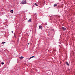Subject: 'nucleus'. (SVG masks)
Instances as JSON below:
<instances>
[{
    "mask_svg": "<svg viewBox=\"0 0 75 75\" xmlns=\"http://www.w3.org/2000/svg\"><path fill=\"white\" fill-rule=\"evenodd\" d=\"M28 45H29V44H30V43H28Z\"/></svg>",
    "mask_w": 75,
    "mask_h": 75,
    "instance_id": "obj_13",
    "label": "nucleus"
},
{
    "mask_svg": "<svg viewBox=\"0 0 75 75\" xmlns=\"http://www.w3.org/2000/svg\"><path fill=\"white\" fill-rule=\"evenodd\" d=\"M34 57H35L32 56V57H31L30 58H34Z\"/></svg>",
    "mask_w": 75,
    "mask_h": 75,
    "instance_id": "obj_11",
    "label": "nucleus"
},
{
    "mask_svg": "<svg viewBox=\"0 0 75 75\" xmlns=\"http://www.w3.org/2000/svg\"><path fill=\"white\" fill-rule=\"evenodd\" d=\"M30 59H31V58H30V57L29 58V60H30Z\"/></svg>",
    "mask_w": 75,
    "mask_h": 75,
    "instance_id": "obj_15",
    "label": "nucleus"
},
{
    "mask_svg": "<svg viewBox=\"0 0 75 75\" xmlns=\"http://www.w3.org/2000/svg\"><path fill=\"white\" fill-rule=\"evenodd\" d=\"M19 58L20 59H22L23 58H24V57L23 56H21V57H20Z\"/></svg>",
    "mask_w": 75,
    "mask_h": 75,
    "instance_id": "obj_4",
    "label": "nucleus"
},
{
    "mask_svg": "<svg viewBox=\"0 0 75 75\" xmlns=\"http://www.w3.org/2000/svg\"><path fill=\"white\" fill-rule=\"evenodd\" d=\"M31 18H30L29 19V20L28 21V22H31Z\"/></svg>",
    "mask_w": 75,
    "mask_h": 75,
    "instance_id": "obj_5",
    "label": "nucleus"
},
{
    "mask_svg": "<svg viewBox=\"0 0 75 75\" xmlns=\"http://www.w3.org/2000/svg\"><path fill=\"white\" fill-rule=\"evenodd\" d=\"M11 13H13V10H11V11H10Z\"/></svg>",
    "mask_w": 75,
    "mask_h": 75,
    "instance_id": "obj_9",
    "label": "nucleus"
},
{
    "mask_svg": "<svg viewBox=\"0 0 75 75\" xmlns=\"http://www.w3.org/2000/svg\"><path fill=\"white\" fill-rule=\"evenodd\" d=\"M11 33H13V31H11Z\"/></svg>",
    "mask_w": 75,
    "mask_h": 75,
    "instance_id": "obj_14",
    "label": "nucleus"
},
{
    "mask_svg": "<svg viewBox=\"0 0 75 75\" xmlns=\"http://www.w3.org/2000/svg\"><path fill=\"white\" fill-rule=\"evenodd\" d=\"M42 27L40 25L39 27V29H40L41 30L42 29Z\"/></svg>",
    "mask_w": 75,
    "mask_h": 75,
    "instance_id": "obj_3",
    "label": "nucleus"
},
{
    "mask_svg": "<svg viewBox=\"0 0 75 75\" xmlns=\"http://www.w3.org/2000/svg\"><path fill=\"white\" fill-rule=\"evenodd\" d=\"M36 6H38V5H37L36 3L34 4Z\"/></svg>",
    "mask_w": 75,
    "mask_h": 75,
    "instance_id": "obj_10",
    "label": "nucleus"
},
{
    "mask_svg": "<svg viewBox=\"0 0 75 75\" xmlns=\"http://www.w3.org/2000/svg\"><path fill=\"white\" fill-rule=\"evenodd\" d=\"M56 6H57V4H54V7H56Z\"/></svg>",
    "mask_w": 75,
    "mask_h": 75,
    "instance_id": "obj_6",
    "label": "nucleus"
},
{
    "mask_svg": "<svg viewBox=\"0 0 75 75\" xmlns=\"http://www.w3.org/2000/svg\"><path fill=\"white\" fill-rule=\"evenodd\" d=\"M26 3H27L26 0H23L21 3V4H26Z\"/></svg>",
    "mask_w": 75,
    "mask_h": 75,
    "instance_id": "obj_1",
    "label": "nucleus"
},
{
    "mask_svg": "<svg viewBox=\"0 0 75 75\" xmlns=\"http://www.w3.org/2000/svg\"><path fill=\"white\" fill-rule=\"evenodd\" d=\"M5 43H6V42H2V44H5Z\"/></svg>",
    "mask_w": 75,
    "mask_h": 75,
    "instance_id": "obj_7",
    "label": "nucleus"
},
{
    "mask_svg": "<svg viewBox=\"0 0 75 75\" xmlns=\"http://www.w3.org/2000/svg\"><path fill=\"white\" fill-rule=\"evenodd\" d=\"M66 64H67V65H68V66H69V64H68V62H66Z\"/></svg>",
    "mask_w": 75,
    "mask_h": 75,
    "instance_id": "obj_8",
    "label": "nucleus"
},
{
    "mask_svg": "<svg viewBox=\"0 0 75 75\" xmlns=\"http://www.w3.org/2000/svg\"><path fill=\"white\" fill-rule=\"evenodd\" d=\"M1 64H2V65H4V63L3 62H1Z\"/></svg>",
    "mask_w": 75,
    "mask_h": 75,
    "instance_id": "obj_12",
    "label": "nucleus"
},
{
    "mask_svg": "<svg viewBox=\"0 0 75 75\" xmlns=\"http://www.w3.org/2000/svg\"><path fill=\"white\" fill-rule=\"evenodd\" d=\"M62 29L63 31H65V30H66V28H65L62 27Z\"/></svg>",
    "mask_w": 75,
    "mask_h": 75,
    "instance_id": "obj_2",
    "label": "nucleus"
}]
</instances>
